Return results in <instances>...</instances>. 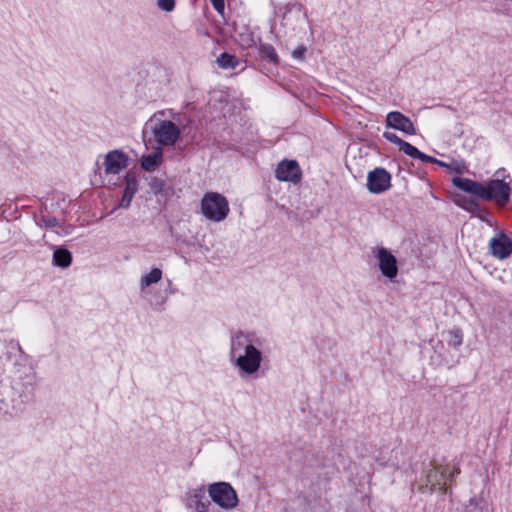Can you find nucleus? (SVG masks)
Here are the masks:
<instances>
[{
  "instance_id": "nucleus-14",
  "label": "nucleus",
  "mask_w": 512,
  "mask_h": 512,
  "mask_svg": "<svg viewBox=\"0 0 512 512\" xmlns=\"http://www.w3.org/2000/svg\"><path fill=\"white\" fill-rule=\"evenodd\" d=\"M163 161V151L157 147L152 153L144 154L141 157V168L145 171H154Z\"/></svg>"
},
{
  "instance_id": "nucleus-18",
  "label": "nucleus",
  "mask_w": 512,
  "mask_h": 512,
  "mask_svg": "<svg viewBox=\"0 0 512 512\" xmlns=\"http://www.w3.org/2000/svg\"><path fill=\"white\" fill-rule=\"evenodd\" d=\"M125 180H126V185H125L122 199L119 204V206L122 208L129 207V205L137 191V181L134 178L126 177Z\"/></svg>"
},
{
  "instance_id": "nucleus-26",
  "label": "nucleus",
  "mask_w": 512,
  "mask_h": 512,
  "mask_svg": "<svg viewBox=\"0 0 512 512\" xmlns=\"http://www.w3.org/2000/svg\"><path fill=\"white\" fill-rule=\"evenodd\" d=\"M210 1H211L212 6L218 13L222 14L224 12V9H225L224 0H210Z\"/></svg>"
},
{
  "instance_id": "nucleus-17",
  "label": "nucleus",
  "mask_w": 512,
  "mask_h": 512,
  "mask_svg": "<svg viewBox=\"0 0 512 512\" xmlns=\"http://www.w3.org/2000/svg\"><path fill=\"white\" fill-rule=\"evenodd\" d=\"M40 225L46 229L53 230L59 236H66L71 233L70 226L60 224L56 217H42Z\"/></svg>"
},
{
  "instance_id": "nucleus-12",
  "label": "nucleus",
  "mask_w": 512,
  "mask_h": 512,
  "mask_svg": "<svg viewBox=\"0 0 512 512\" xmlns=\"http://www.w3.org/2000/svg\"><path fill=\"white\" fill-rule=\"evenodd\" d=\"M127 166L128 157L123 151L113 150L105 156L104 169L106 174H119Z\"/></svg>"
},
{
  "instance_id": "nucleus-10",
  "label": "nucleus",
  "mask_w": 512,
  "mask_h": 512,
  "mask_svg": "<svg viewBox=\"0 0 512 512\" xmlns=\"http://www.w3.org/2000/svg\"><path fill=\"white\" fill-rule=\"evenodd\" d=\"M489 249L493 257L506 259L512 254V240L506 234L498 232L490 239Z\"/></svg>"
},
{
  "instance_id": "nucleus-23",
  "label": "nucleus",
  "mask_w": 512,
  "mask_h": 512,
  "mask_svg": "<svg viewBox=\"0 0 512 512\" xmlns=\"http://www.w3.org/2000/svg\"><path fill=\"white\" fill-rule=\"evenodd\" d=\"M414 159H419L421 160L422 162H430V163H434V164H437L439 165L440 167H444V168H451L452 165L446 163V162H443L441 160H438L434 157H431L429 155H426L424 153H422L421 151L418 150L417 154L415 155Z\"/></svg>"
},
{
  "instance_id": "nucleus-7",
  "label": "nucleus",
  "mask_w": 512,
  "mask_h": 512,
  "mask_svg": "<svg viewBox=\"0 0 512 512\" xmlns=\"http://www.w3.org/2000/svg\"><path fill=\"white\" fill-rule=\"evenodd\" d=\"M207 486L199 485L188 489L182 497V501L188 512H209L211 502L206 497Z\"/></svg>"
},
{
  "instance_id": "nucleus-22",
  "label": "nucleus",
  "mask_w": 512,
  "mask_h": 512,
  "mask_svg": "<svg viewBox=\"0 0 512 512\" xmlns=\"http://www.w3.org/2000/svg\"><path fill=\"white\" fill-rule=\"evenodd\" d=\"M448 344L454 349L459 348L463 343V334L459 328H454L448 333Z\"/></svg>"
},
{
  "instance_id": "nucleus-13",
  "label": "nucleus",
  "mask_w": 512,
  "mask_h": 512,
  "mask_svg": "<svg viewBox=\"0 0 512 512\" xmlns=\"http://www.w3.org/2000/svg\"><path fill=\"white\" fill-rule=\"evenodd\" d=\"M387 127L399 130L407 135L416 134L413 122L404 114L398 111L389 112L386 116Z\"/></svg>"
},
{
  "instance_id": "nucleus-5",
  "label": "nucleus",
  "mask_w": 512,
  "mask_h": 512,
  "mask_svg": "<svg viewBox=\"0 0 512 512\" xmlns=\"http://www.w3.org/2000/svg\"><path fill=\"white\" fill-rule=\"evenodd\" d=\"M207 492L211 501L223 510H232L239 503L236 490L228 482L211 483L207 486Z\"/></svg>"
},
{
  "instance_id": "nucleus-1",
  "label": "nucleus",
  "mask_w": 512,
  "mask_h": 512,
  "mask_svg": "<svg viewBox=\"0 0 512 512\" xmlns=\"http://www.w3.org/2000/svg\"><path fill=\"white\" fill-rule=\"evenodd\" d=\"M262 341L250 333L237 332L230 341V361L242 380L260 376L264 355Z\"/></svg>"
},
{
  "instance_id": "nucleus-9",
  "label": "nucleus",
  "mask_w": 512,
  "mask_h": 512,
  "mask_svg": "<svg viewBox=\"0 0 512 512\" xmlns=\"http://www.w3.org/2000/svg\"><path fill=\"white\" fill-rule=\"evenodd\" d=\"M366 186L370 193L381 194L391 187V175L384 168H375L368 173Z\"/></svg>"
},
{
  "instance_id": "nucleus-8",
  "label": "nucleus",
  "mask_w": 512,
  "mask_h": 512,
  "mask_svg": "<svg viewBox=\"0 0 512 512\" xmlns=\"http://www.w3.org/2000/svg\"><path fill=\"white\" fill-rule=\"evenodd\" d=\"M459 470L450 466H433L426 475V484L431 491H446L445 480H452Z\"/></svg>"
},
{
  "instance_id": "nucleus-27",
  "label": "nucleus",
  "mask_w": 512,
  "mask_h": 512,
  "mask_svg": "<svg viewBox=\"0 0 512 512\" xmlns=\"http://www.w3.org/2000/svg\"><path fill=\"white\" fill-rule=\"evenodd\" d=\"M450 169H453L454 171H456L458 173H462V171L464 169V165L460 164V163H455L454 165H452V167Z\"/></svg>"
},
{
  "instance_id": "nucleus-20",
  "label": "nucleus",
  "mask_w": 512,
  "mask_h": 512,
  "mask_svg": "<svg viewBox=\"0 0 512 512\" xmlns=\"http://www.w3.org/2000/svg\"><path fill=\"white\" fill-rule=\"evenodd\" d=\"M259 54L262 59H265V60L273 62V63L278 62L277 53L272 45L261 44L259 47Z\"/></svg>"
},
{
  "instance_id": "nucleus-11",
  "label": "nucleus",
  "mask_w": 512,
  "mask_h": 512,
  "mask_svg": "<svg viewBox=\"0 0 512 512\" xmlns=\"http://www.w3.org/2000/svg\"><path fill=\"white\" fill-rule=\"evenodd\" d=\"M275 176L279 181L297 183L301 179V170L294 160H283L277 165Z\"/></svg>"
},
{
  "instance_id": "nucleus-2",
  "label": "nucleus",
  "mask_w": 512,
  "mask_h": 512,
  "mask_svg": "<svg viewBox=\"0 0 512 512\" xmlns=\"http://www.w3.org/2000/svg\"><path fill=\"white\" fill-rule=\"evenodd\" d=\"M452 183L458 189L473 194L486 201H492L500 207L510 201L512 179L509 175L502 179H492L485 184L461 177H454Z\"/></svg>"
},
{
  "instance_id": "nucleus-19",
  "label": "nucleus",
  "mask_w": 512,
  "mask_h": 512,
  "mask_svg": "<svg viewBox=\"0 0 512 512\" xmlns=\"http://www.w3.org/2000/svg\"><path fill=\"white\" fill-rule=\"evenodd\" d=\"M72 255L64 248L56 249L53 253V264L62 268H66L71 264Z\"/></svg>"
},
{
  "instance_id": "nucleus-6",
  "label": "nucleus",
  "mask_w": 512,
  "mask_h": 512,
  "mask_svg": "<svg viewBox=\"0 0 512 512\" xmlns=\"http://www.w3.org/2000/svg\"><path fill=\"white\" fill-rule=\"evenodd\" d=\"M372 255L381 275L390 281H394L398 275V263L395 255L384 246L372 248Z\"/></svg>"
},
{
  "instance_id": "nucleus-4",
  "label": "nucleus",
  "mask_w": 512,
  "mask_h": 512,
  "mask_svg": "<svg viewBox=\"0 0 512 512\" xmlns=\"http://www.w3.org/2000/svg\"><path fill=\"white\" fill-rule=\"evenodd\" d=\"M201 214L209 221L222 222L229 212V202L218 192H206L200 202Z\"/></svg>"
},
{
  "instance_id": "nucleus-15",
  "label": "nucleus",
  "mask_w": 512,
  "mask_h": 512,
  "mask_svg": "<svg viewBox=\"0 0 512 512\" xmlns=\"http://www.w3.org/2000/svg\"><path fill=\"white\" fill-rule=\"evenodd\" d=\"M383 137L390 143L397 145L400 151H402L404 154H406L407 156H409L413 159L418 152V149L415 146L404 141L403 139H401L399 136H397L393 132L385 131L383 133Z\"/></svg>"
},
{
  "instance_id": "nucleus-21",
  "label": "nucleus",
  "mask_w": 512,
  "mask_h": 512,
  "mask_svg": "<svg viewBox=\"0 0 512 512\" xmlns=\"http://www.w3.org/2000/svg\"><path fill=\"white\" fill-rule=\"evenodd\" d=\"M216 62L218 64V66L223 69H228V68L234 69L238 65L237 58L235 56L227 54V53L220 54V56L217 58Z\"/></svg>"
},
{
  "instance_id": "nucleus-25",
  "label": "nucleus",
  "mask_w": 512,
  "mask_h": 512,
  "mask_svg": "<svg viewBox=\"0 0 512 512\" xmlns=\"http://www.w3.org/2000/svg\"><path fill=\"white\" fill-rule=\"evenodd\" d=\"M305 52H306V48L304 46H299L293 50L292 57L297 60H302Z\"/></svg>"
},
{
  "instance_id": "nucleus-16",
  "label": "nucleus",
  "mask_w": 512,
  "mask_h": 512,
  "mask_svg": "<svg viewBox=\"0 0 512 512\" xmlns=\"http://www.w3.org/2000/svg\"><path fill=\"white\" fill-rule=\"evenodd\" d=\"M163 272L160 268L154 267L149 272L144 273L139 280V289L142 293H146L148 288L161 281Z\"/></svg>"
},
{
  "instance_id": "nucleus-24",
  "label": "nucleus",
  "mask_w": 512,
  "mask_h": 512,
  "mask_svg": "<svg viewBox=\"0 0 512 512\" xmlns=\"http://www.w3.org/2000/svg\"><path fill=\"white\" fill-rule=\"evenodd\" d=\"M157 6L165 12H172L175 8V0H157Z\"/></svg>"
},
{
  "instance_id": "nucleus-3",
  "label": "nucleus",
  "mask_w": 512,
  "mask_h": 512,
  "mask_svg": "<svg viewBox=\"0 0 512 512\" xmlns=\"http://www.w3.org/2000/svg\"><path fill=\"white\" fill-rule=\"evenodd\" d=\"M148 126L161 148L175 146L181 139L184 128L180 123V114L172 110L157 111L149 119Z\"/></svg>"
}]
</instances>
